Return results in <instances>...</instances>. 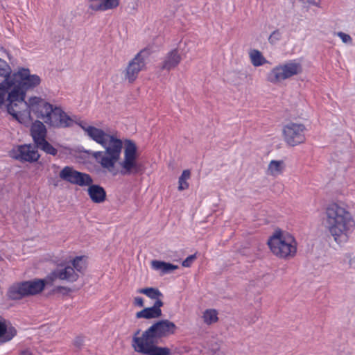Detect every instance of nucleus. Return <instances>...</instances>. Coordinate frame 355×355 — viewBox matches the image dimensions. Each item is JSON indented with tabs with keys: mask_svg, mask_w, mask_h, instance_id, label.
I'll return each mask as SVG.
<instances>
[{
	"mask_svg": "<svg viewBox=\"0 0 355 355\" xmlns=\"http://www.w3.org/2000/svg\"><path fill=\"white\" fill-rule=\"evenodd\" d=\"M7 111L21 124H28L31 122V113L46 123L49 114L53 111V105L40 97L34 96L30 98L28 101H19L17 106H14L13 112Z\"/></svg>",
	"mask_w": 355,
	"mask_h": 355,
	"instance_id": "obj_3",
	"label": "nucleus"
},
{
	"mask_svg": "<svg viewBox=\"0 0 355 355\" xmlns=\"http://www.w3.org/2000/svg\"><path fill=\"white\" fill-rule=\"evenodd\" d=\"M308 3L309 4H311V5H313L315 6H317V7L320 8V7L321 0H309Z\"/></svg>",
	"mask_w": 355,
	"mask_h": 355,
	"instance_id": "obj_38",
	"label": "nucleus"
},
{
	"mask_svg": "<svg viewBox=\"0 0 355 355\" xmlns=\"http://www.w3.org/2000/svg\"><path fill=\"white\" fill-rule=\"evenodd\" d=\"M155 339L167 336L174 333L175 324L168 320L158 322L149 328Z\"/></svg>",
	"mask_w": 355,
	"mask_h": 355,
	"instance_id": "obj_17",
	"label": "nucleus"
},
{
	"mask_svg": "<svg viewBox=\"0 0 355 355\" xmlns=\"http://www.w3.org/2000/svg\"><path fill=\"white\" fill-rule=\"evenodd\" d=\"M306 127L304 124L289 123L283 128V135L286 144L291 146H295L304 143Z\"/></svg>",
	"mask_w": 355,
	"mask_h": 355,
	"instance_id": "obj_12",
	"label": "nucleus"
},
{
	"mask_svg": "<svg viewBox=\"0 0 355 355\" xmlns=\"http://www.w3.org/2000/svg\"><path fill=\"white\" fill-rule=\"evenodd\" d=\"M337 35L341 39V40L344 43H351L352 41L351 36L343 32H338Z\"/></svg>",
	"mask_w": 355,
	"mask_h": 355,
	"instance_id": "obj_35",
	"label": "nucleus"
},
{
	"mask_svg": "<svg viewBox=\"0 0 355 355\" xmlns=\"http://www.w3.org/2000/svg\"><path fill=\"white\" fill-rule=\"evenodd\" d=\"M12 88H14V81L12 78L10 80L6 78L4 81L0 83V107L4 104L6 95H9Z\"/></svg>",
	"mask_w": 355,
	"mask_h": 355,
	"instance_id": "obj_24",
	"label": "nucleus"
},
{
	"mask_svg": "<svg viewBox=\"0 0 355 355\" xmlns=\"http://www.w3.org/2000/svg\"><path fill=\"white\" fill-rule=\"evenodd\" d=\"M326 227L338 244L347 243L355 229V220L352 214L337 203L327 206L325 211Z\"/></svg>",
	"mask_w": 355,
	"mask_h": 355,
	"instance_id": "obj_2",
	"label": "nucleus"
},
{
	"mask_svg": "<svg viewBox=\"0 0 355 355\" xmlns=\"http://www.w3.org/2000/svg\"><path fill=\"white\" fill-rule=\"evenodd\" d=\"M21 355H33L30 350H24L21 352Z\"/></svg>",
	"mask_w": 355,
	"mask_h": 355,
	"instance_id": "obj_39",
	"label": "nucleus"
},
{
	"mask_svg": "<svg viewBox=\"0 0 355 355\" xmlns=\"http://www.w3.org/2000/svg\"><path fill=\"white\" fill-rule=\"evenodd\" d=\"M206 311H216L215 309H207Z\"/></svg>",
	"mask_w": 355,
	"mask_h": 355,
	"instance_id": "obj_40",
	"label": "nucleus"
},
{
	"mask_svg": "<svg viewBox=\"0 0 355 355\" xmlns=\"http://www.w3.org/2000/svg\"><path fill=\"white\" fill-rule=\"evenodd\" d=\"M161 312H137L136 317L137 318H144L146 319L155 318L160 316Z\"/></svg>",
	"mask_w": 355,
	"mask_h": 355,
	"instance_id": "obj_31",
	"label": "nucleus"
},
{
	"mask_svg": "<svg viewBox=\"0 0 355 355\" xmlns=\"http://www.w3.org/2000/svg\"><path fill=\"white\" fill-rule=\"evenodd\" d=\"M282 38V33L279 30L274 31L269 36L268 41L271 44H276Z\"/></svg>",
	"mask_w": 355,
	"mask_h": 355,
	"instance_id": "obj_32",
	"label": "nucleus"
},
{
	"mask_svg": "<svg viewBox=\"0 0 355 355\" xmlns=\"http://www.w3.org/2000/svg\"><path fill=\"white\" fill-rule=\"evenodd\" d=\"M31 135L37 147L46 154L56 155L58 150L54 148L46 139L47 130L40 121H35L31 126Z\"/></svg>",
	"mask_w": 355,
	"mask_h": 355,
	"instance_id": "obj_10",
	"label": "nucleus"
},
{
	"mask_svg": "<svg viewBox=\"0 0 355 355\" xmlns=\"http://www.w3.org/2000/svg\"><path fill=\"white\" fill-rule=\"evenodd\" d=\"M36 145H18L10 150V155L16 160L32 163L37 162L40 157Z\"/></svg>",
	"mask_w": 355,
	"mask_h": 355,
	"instance_id": "obj_13",
	"label": "nucleus"
},
{
	"mask_svg": "<svg viewBox=\"0 0 355 355\" xmlns=\"http://www.w3.org/2000/svg\"><path fill=\"white\" fill-rule=\"evenodd\" d=\"M152 268L159 270L162 274L169 273L178 268V266L162 261L153 260L151 262Z\"/></svg>",
	"mask_w": 355,
	"mask_h": 355,
	"instance_id": "obj_22",
	"label": "nucleus"
},
{
	"mask_svg": "<svg viewBox=\"0 0 355 355\" xmlns=\"http://www.w3.org/2000/svg\"><path fill=\"white\" fill-rule=\"evenodd\" d=\"M138 293L144 294L152 300L162 297V294L157 288L151 287L139 289Z\"/></svg>",
	"mask_w": 355,
	"mask_h": 355,
	"instance_id": "obj_27",
	"label": "nucleus"
},
{
	"mask_svg": "<svg viewBox=\"0 0 355 355\" xmlns=\"http://www.w3.org/2000/svg\"><path fill=\"white\" fill-rule=\"evenodd\" d=\"M143 299L141 297H136L134 300V304L139 307L143 306Z\"/></svg>",
	"mask_w": 355,
	"mask_h": 355,
	"instance_id": "obj_37",
	"label": "nucleus"
},
{
	"mask_svg": "<svg viewBox=\"0 0 355 355\" xmlns=\"http://www.w3.org/2000/svg\"><path fill=\"white\" fill-rule=\"evenodd\" d=\"M45 286L42 279L26 281L12 285L8 291V296L11 300H20L23 297L36 295L43 291Z\"/></svg>",
	"mask_w": 355,
	"mask_h": 355,
	"instance_id": "obj_9",
	"label": "nucleus"
},
{
	"mask_svg": "<svg viewBox=\"0 0 355 355\" xmlns=\"http://www.w3.org/2000/svg\"><path fill=\"white\" fill-rule=\"evenodd\" d=\"M59 177L63 181L81 187L93 183V179L90 175L78 171L70 166H64L60 171Z\"/></svg>",
	"mask_w": 355,
	"mask_h": 355,
	"instance_id": "obj_11",
	"label": "nucleus"
},
{
	"mask_svg": "<svg viewBox=\"0 0 355 355\" xmlns=\"http://www.w3.org/2000/svg\"><path fill=\"white\" fill-rule=\"evenodd\" d=\"M14 88L9 93L7 98V110L13 112L14 106L21 101H25L26 92L28 89H33L40 85L41 79L39 76L30 73V70L26 68H20L12 76Z\"/></svg>",
	"mask_w": 355,
	"mask_h": 355,
	"instance_id": "obj_4",
	"label": "nucleus"
},
{
	"mask_svg": "<svg viewBox=\"0 0 355 355\" xmlns=\"http://www.w3.org/2000/svg\"><path fill=\"white\" fill-rule=\"evenodd\" d=\"M155 338L149 329L141 333L137 330L132 336V347L138 353L148 355H171V349L155 345Z\"/></svg>",
	"mask_w": 355,
	"mask_h": 355,
	"instance_id": "obj_7",
	"label": "nucleus"
},
{
	"mask_svg": "<svg viewBox=\"0 0 355 355\" xmlns=\"http://www.w3.org/2000/svg\"><path fill=\"white\" fill-rule=\"evenodd\" d=\"M268 245L271 252L282 259L293 257L297 252V242L289 233L277 230L270 237Z\"/></svg>",
	"mask_w": 355,
	"mask_h": 355,
	"instance_id": "obj_5",
	"label": "nucleus"
},
{
	"mask_svg": "<svg viewBox=\"0 0 355 355\" xmlns=\"http://www.w3.org/2000/svg\"><path fill=\"white\" fill-rule=\"evenodd\" d=\"M155 300V302L152 306L144 308L142 311H161L160 307L162 306L163 303L160 297Z\"/></svg>",
	"mask_w": 355,
	"mask_h": 355,
	"instance_id": "obj_33",
	"label": "nucleus"
},
{
	"mask_svg": "<svg viewBox=\"0 0 355 355\" xmlns=\"http://www.w3.org/2000/svg\"><path fill=\"white\" fill-rule=\"evenodd\" d=\"M17 335V330L11 322L0 318V343L10 341Z\"/></svg>",
	"mask_w": 355,
	"mask_h": 355,
	"instance_id": "obj_18",
	"label": "nucleus"
},
{
	"mask_svg": "<svg viewBox=\"0 0 355 355\" xmlns=\"http://www.w3.org/2000/svg\"><path fill=\"white\" fill-rule=\"evenodd\" d=\"M144 51H141L135 58L130 61L125 69V78L129 83H133L137 78L139 73L144 68L146 65Z\"/></svg>",
	"mask_w": 355,
	"mask_h": 355,
	"instance_id": "obj_15",
	"label": "nucleus"
},
{
	"mask_svg": "<svg viewBox=\"0 0 355 355\" xmlns=\"http://www.w3.org/2000/svg\"><path fill=\"white\" fill-rule=\"evenodd\" d=\"M11 72L10 67L7 62L0 58V76L4 78L9 76Z\"/></svg>",
	"mask_w": 355,
	"mask_h": 355,
	"instance_id": "obj_30",
	"label": "nucleus"
},
{
	"mask_svg": "<svg viewBox=\"0 0 355 355\" xmlns=\"http://www.w3.org/2000/svg\"><path fill=\"white\" fill-rule=\"evenodd\" d=\"M200 318L202 319L204 323L207 325L216 323L218 320L216 312H202Z\"/></svg>",
	"mask_w": 355,
	"mask_h": 355,
	"instance_id": "obj_28",
	"label": "nucleus"
},
{
	"mask_svg": "<svg viewBox=\"0 0 355 355\" xmlns=\"http://www.w3.org/2000/svg\"><path fill=\"white\" fill-rule=\"evenodd\" d=\"M118 162L123 175H142L146 171L144 164L137 159V148L135 142L127 139L125 141L123 158Z\"/></svg>",
	"mask_w": 355,
	"mask_h": 355,
	"instance_id": "obj_6",
	"label": "nucleus"
},
{
	"mask_svg": "<svg viewBox=\"0 0 355 355\" xmlns=\"http://www.w3.org/2000/svg\"><path fill=\"white\" fill-rule=\"evenodd\" d=\"M248 54L251 64L255 67L269 63L261 52L257 49H250Z\"/></svg>",
	"mask_w": 355,
	"mask_h": 355,
	"instance_id": "obj_23",
	"label": "nucleus"
},
{
	"mask_svg": "<svg viewBox=\"0 0 355 355\" xmlns=\"http://www.w3.org/2000/svg\"><path fill=\"white\" fill-rule=\"evenodd\" d=\"M46 123L55 128H67L73 124V120L61 107L53 106Z\"/></svg>",
	"mask_w": 355,
	"mask_h": 355,
	"instance_id": "obj_14",
	"label": "nucleus"
},
{
	"mask_svg": "<svg viewBox=\"0 0 355 355\" xmlns=\"http://www.w3.org/2000/svg\"><path fill=\"white\" fill-rule=\"evenodd\" d=\"M181 59L178 51L177 49H173L165 56L161 68L163 70L170 71L179 64Z\"/></svg>",
	"mask_w": 355,
	"mask_h": 355,
	"instance_id": "obj_20",
	"label": "nucleus"
},
{
	"mask_svg": "<svg viewBox=\"0 0 355 355\" xmlns=\"http://www.w3.org/2000/svg\"><path fill=\"white\" fill-rule=\"evenodd\" d=\"M284 169V162L282 160H272L268 166L267 173L270 175L277 176L282 173Z\"/></svg>",
	"mask_w": 355,
	"mask_h": 355,
	"instance_id": "obj_25",
	"label": "nucleus"
},
{
	"mask_svg": "<svg viewBox=\"0 0 355 355\" xmlns=\"http://www.w3.org/2000/svg\"><path fill=\"white\" fill-rule=\"evenodd\" d=\"M302 71L301 64L296 60H291L283 64L273 67L267 74L266 80L272 84L281 82L297 75Z\"/></svg>",
	"mask_w": 355,
	"mask_h": 355,
	"instance_id": "obj_8",
	"label": "nucleus"
},
{
	"mask_svg": "<svg viewBox=\"0 0 355 355\" xmlns=\"http://www.w3.org/2000/svg\"><path fill=\"white\" fill-rule=\"evenodd\" d=\"M84 343V338L81 336L76 337L73 340V344L76 347H80Z\"/></svg>",
	"mask_w": 355,
	"mask_h": 355,
	"instance_id": "obj_36",
	"label": "nucleus"
},
{
	"mask_svg": "<svg viewBox=\"0 0 355 355\" xmlns=\"http://www.w3.org/2000/svg\"><path fill=\"white\" fill-rule=\"evenodd\" d=\"M87 135L96 143L105 148V151H96L93 157L102 168L113 172L115 163L121 157L123 142L113 135L105 132L102 129L89 125L85 121L78 123Z\"/></svg>",
	"mask_w": 355,
	"mask_h": 355,
	"instance_id": "obj_1",
	"label": "nucleus"
},
{
	"mask_svg": "<svg viewBox=\"0 0 355 355\" xmlns=\"http://www.w3.org/2000/svg\"><path fill=\"white\" fill-rule=\"evenodd\" d=\"M89 8L94 11H106L116 8L119 0H87Z\"/></svg>",
	"mask_w": 355,
	"mask_h": 355,
	"instance_id": "obj_19",
	"label": "nucleus"
},
{
	"mask_svg": "<svg viewBox=\"0 0 355 355\" xmlns=\"http://www.w3.org/2000/svg\"><path fill=\"white\" fill-rule=\"evenodd\" d=\"M72 265L74 270H76L78 272H83L86 268V262L85 257H76L72 261Z\"/></svg>",
	"mask_w": 355,
	"mask_h": 355,
	"instance_id": "obj_29",
	"label": "nucleus"
},
{
	"mask_svg": "<svg viewBox=\"0 0 355 355\" xmlns=\"http://www.w3.org/2000/svg\"><path fill=\"white\" fill-rule=\"evenodd\" d=\"M87 187H88V195L93 202L99 204L103 202L105 200L106 192L101 186L98 184H92V183Z\"/></svg>",
	"mask_w": 355,
	"mask_h": 355,
	"instance_id": "obj_21",
	"label": "nucleus"
},
{
	"mask_svg": "<svg viewBox=\"0 0 355 355\" xmlns=\"http://www.w3.org/2000/svg\"><path fill=\"white\" fill-rule=\"evenodd\" d=\"M78 275L75 272L73 268L66 266L58 268L52 271L47 277V279L53 282L56 279L66 280L73 282L77 280Z\"/></svg>",
	"mask_w": 355,
	"mask_h": 355,
	"instance_id": "obj_16",
	"label": "nucleus"
},
{
	"mask_svg": "<svg viewBox=\"0 0 355 355\" xmlns=\"http://www.w3.org/2000/svg\"><path fill=\"white\" fill-rule=\"evenodd\" d=\"M191 172L189 170H184L178 179V190L183 191L187 189L189 187L187 180L190 178Z\"/></svg>",
	"mask_w": 355,
	"mask_h": 355,
	"instance_id": "obj_26",
	"label": "nucleus"
},
{
	"mask_svg": "<svg viewBox=\"0 0 355 355\" xmlns=\"http://www.w3.org/2000/svg\"><path fill=\"white\" fill-rule=\"evenodd\" d=\"M196 259V254L189 255L182 261V266L187 267V268L190 267Z\"/></svg>",
	"mask_w": 355,
	"mask_h": 355,
	"instance_id": "obj_34",
	"label": "nucleus"
}]
</instances>
